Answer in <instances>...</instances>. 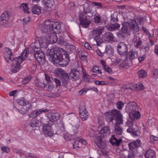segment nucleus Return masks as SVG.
Instances as JSON below:
<instances>
[{"label":"nucleus","instance_id":"f257e3e1","mask_svg":"<svg viewBox=\"0 0 158 158\" xmlns=\"http://www.w3.org/2000/svg\"><path fill=\"white\" fill-rule=\"evenodd\" d=\"M39 27L42 33L48 34L47 36H48L49 40L51 43H54L57 41V37L53 32H60V26L58 23L46 20L44 24L39 25Z\"/></svg>","mask_w":158,"mask_h":158},{"label":"nucleus","instance_id":"37998d69","mask_svg":"<svg viewBox=\"0 0 158 158\" xmlns=\"http://www.w3.org/2000/svg\"><path fill=\"white\" fill-rule=\"evenodd\" d=\"M123 61V62H122L120 64V66L121 67H125V66L126 65V64L125 62L122 59L117 58L116 61V63L118 64H119L120 62H121Z\"/></svg>","mask_w":158,"mask_h":158},{"label":"nucleus","instance_id":"473e14b6","mask_svg":"<svg viewBox=\"0 0 158 158\" xmlns=\"http://www.w3.org/2000/svg\"><path fill=\"white\" fill-rule=\"evenodd\" d=\"M30 125L32 127H35L39 126V122L35 118H33L30 122Z\"/></svg>","mask_w":158,"mask_h":158},{"label":"nucleus","instance_id":"f8f14e48","mask_svg":"<svg viewBox=\"0 0 158 158\" xmlns=\"http://www.w3.org/2000/svg\"><path fill=\"white\" fill-rule=\"evenodd\" d=\"M94 142L100 148L104 149L106 146V142L104 139L101 137H97L94 140Z\"/></svg>","mask_w":158,"mask_h":158},{"label":"nucleus","instance_id":"9d476101","mask_svg":"<svg viewBox=\"0 0 158 158\" xmlns=\"http://www.w3.org/2000/svg\"><path fill=\"white\" fill-rule=\"evenodd\" d=\"M57 73L61 72V79L62 82V85L64 87H66L67 86L68 82L69 81V78L68 73H66L64 72H62V69H57Z\"/></svg>","mask_w":158,"mask_h":158},{"label":"nucleus","instance_id":"72a5a7b5","mask_svg":"<svg viewBox=\"0 0 158 158\" xmlns=\"http://www.w3.org/2000/svg\"><path fill=\"white\" fill-rule=\"evenodd\" d=\"M31 10L33 13L37 15H39L41 12L40 7L36 5H35L32 7Z\"/></svg>","mask_w":158,"mask_h":158},{"label":"nucleus","instance_id":"6ab92c4d","mask_svg":"<svg viewBox=\"0 0 158 158\" xmlns=\"http://www.w3.org/2000/svg\"><path fill=\"white\" fill-rule=\"evenodd\" d=\"M38 41L41 45V47L47 49L49 40L45 37H41L39 38Z\"/></svg>","mask_w":158,"mask_h":158},{"label":"nucleus","instance_id":"412c9836","mask_svg":"<svg viewBox=\"0 0 158 158\" xmlns=\"http://www.w3.org/2000/svg\"><path fill=\"white\" fill-rule=\"evenodd\" d=\"M110 143L113 146H119L122 142L121 139H118L115 137V135H113L112 136L109 140Z\"/></svg>","mask_w":158,"mask_h":158},{"label":"nucleus","instance_id":"393cba45","mask_svg":"<svg viewBox=\"0 0 158 158\" xmlns=\"http://www.w3.org/2000/svg\"><path fill=\"white\" fill-rule=\"evenodd\" d=\"M101 133L103 137H106L110 134V130L108 127H102L101 130Z\"/></svg>","mask_w":158,"mask_h":158},{"label":"nucleus","instance_id":"de8ad7c7","mask_svg":"<svg viewBox=\"0 0 158 158\" xmlns=\"http://www.w3.org/2000/svg\"><path fill=\"white\" fill-rule=\"evenodd\" d=\"M36 85L39 87L43 88L44 89L46 85L44 82L41 81H38L36 83Z\"/></svg>","mask_w":158,"mask_h":158},{"label":"nucleus","instance_id":"bb28decb","mask_svg":"<svg viewBox=\"0 0 158 158\" xmlns=\"http://www.w3.org/2000/svg\"><path fill=\"white\" fill-rule=\"evenodd\" d=\"M128 107L129 109L131 111H136L139 110V106L137 104L134 102H131L128 104Z\"/></svg>","mask_w":158,"mask_h":158},{"label":"nucleus","instance_id":"052dcab7","mask_svg":"<svg viewBox=\"0 0 158 158\" xmlns=\"http://www.w3.org/2000/svg\"><path fill=\"white\" fill-rule=\"evenodd\" d=\"M83 76L85 80L89 82V81L90 79V76L86 74H84Z\"/></svg>","mask_w":158,"mask_h":158},{"label":"nucleus","instance_id":"f704fd0d","mask_svg":"<svg viewBox=\"0 0 158 158\" xmlns=\"http://www.w3.org/2000/svg\"><path fill=\"white\" fill-rule=\"evenodd\" d=\"M89 1H87L86 3L83 5V7L84 13L89 11L91 10V4H89Z\"/></svg>","mask_w":158,"mask_h":158},{"label":"nucleus","instance_id":"4d7b16f0","mask_svg":"<svg viewBox=\"0 0 158 158\" xmlns=\"http://www.w3.org/2000/svg\"><path fill=\"white\" fill-rule=\"evenodd\" d=\"M1 149L2 151L7 153H8L10 151L9 148L7 147H2Z\"/></svg>","mask_w":158,"mask_h":158},{"label":"nucleus","instance_id":"c85d7f7f","mask_svg":"<svg viewBox=\"0 0 158 158\" xmlns=\"http://www.w3.org/2000/svg\"><path fill=\"white\" fill-rule=\"evenodd\" d=\"M145 156L146 158H155V152L152 150H149L146 152L145 154Z\"/></svg>","mask_w":158,"mask_h":158},{"label":"nucleus","instance_id":"2f4dec72","mask_svg":"<svg viewBox=\"0 0 158 158\" xmlns=\"http://www.w3.org/2000/svg\"><path fill=\"white\" fill-rule=\"evenodd\" d=\"M31 48L33 49L34 52L35 50L39 51L40 50V47L41 45L39 43V42L35 41L34 43L32 44L31 46Z\"/></svg>","mask_w":158,"mask_h":158},{"label":"nucleus","instance_id":"5701e85b","mask_svg":"<svg viewBox=\"0 0 158 158\" xmlns=\"http://www.w3.org/2000/svg\"><path fill=\"white\" fill-rule=\"evenodd\" d=\"M103 31V29H96L93 30L90 33L89 37L92 39L95 36L101 34Z\"/></svg>","mask_w":158,"mask_h":158},{"label":"nucleus","instance_id":"69168bd1","mask_svg":"<svg viewBox=\"0 0 158 158\" xmlns=\"http://www.w3.org/2000/svg\"><path fill=\"white\" fill-rule=\"evenodd\" d=\"M150 138L151 141H156L158 139V138L157 137L153 135L150 136Z\"/></svg>","mask_w":158,"mask_h":158},{"label":"nucleus","instance_id":"20e7f679","mask_svg":"<svg viewBox=\"0 0 158 158\" xmlns=\"http://www.w3.org/2000/svg\"><path fill=\"white\" fill-rule=\"evenodd\" d=\"M29 52L28 48H26L21 54L20 56L13 59L12 61V69L11 71L15 73L18 72L20 69L21 63L27 57V55Z\"/></svg>","mask_w":158,"mask_h":158},{"label":"nucleus","instance_id":"39448f33","mask_svg":"<svg viewBox=\"0 0 158 158\" xmlns=\"http://www.w3.org/2000/svg\"><path fill=\"white\" fill-rule=\"evenodd\" d=\"M59 55L57 58L58 61L57 62H54V64H57L59 62V64L61 67H64L67 66L70 61L69 56L67 52L63 49H59Z\"/></svg>","mask_w":158,"mask_h":158},{"label":"nucleus","instance_id":"f3484780","mask_svg":"<svg viewBox=\"0 0 158 158\" xmlns=\"http://www.w3.org/2000/svg\"><path fill=\"white\" fill-rule=\"evenodd\" d=\"M69 75L73 80L76 81L80 78L81 73L77 69H71Z\"/></svg>","mask_w":158,"mask_h":158},{"label":"nucleus","instance_id":"49530a36","mask_svg":"<svg viewBox=\"0 0 158 158\" xmlns=\"http://www.w3.org/2000/svg\"><path fill=\"white\" fill-rule=\"evenodd\" d=\"M89 4H91V5H93L94 6H98L99 7H102V3L98 2H94L92 1H89Z\"/></svg>","mask_w":158,"mask_h":158},{"label":"nucleus","instance_id":"0e129e2a","mask_svg":"<svg viewBox=\"0 0 158 158\" xmlns=\"http://www.w3.org/2000/svg\"><path fill=\"white\" fill-rule=\"evenodd\" d=\"M84 46L85 48H87L89 50H90L91 49V47L88 43H85L84 44Z\"/></svg>","mask_w":158,"mask_h":158},{"label":"nucleus","instance_id":"cd10ccee","mask_svg":"<svg viewBox=\"0 0 158 158\" xmlns=\"http://www.w3.org/2000/svg\"><path fill=\"white\" fill-rule=\"evenodd\" d=\"M42 2L44 6L47 8H51L54 4V0H43Z\"/></svg>","mask_w":158,"mask_h":158},{"label":"nucleus","instance_id":"ea45409f","mask_svg":"<svg viewBox=\"0 0 158 158\" xmlns=\"http://www.w3.org/2000/svg\"><path fill=\"white\" fill-rule=\"evenodd\" d=\"M133 87L136 90H142L144 89L143 85L139 83L138 84H135L133 85Z\"/></svg>","mask_w":158,"mask_h":158},{"label":"nucleus","instance_id":"680f3d73","mask_svg":"<svg viewBox=\"0 0 158 158\" xmlns=\"http://www.w3.org/2000/svg\"><path fill=\"white\" fill-rule=\"evenodd\" d=\"M77 140L78 141V142H81L83 144L86 145L87 144V143L85 140H82V139H80L79 138H77Z\"/></svg>","mask_w":158,"mask_h":158},{"label":"nucleus","instance_id":"bf43d9fd","mask_svg":"<svg viewBox=\"0 0 158 158\" xmlns=\"http://www.w3.org/2000/svg\"><path fill=\"white\" fill-rule=\"evenodd\" d=\"M102 52H101V50H97L96 52L98 54V55L100 56H103V52H104L101 49Z\"/></svg>","mask_w":158,"mask_h":158},{"label":"nucleus","instance_id":"4be33fe9","mask_svg":"<svg viewBox=\"0 0 158 158\" xmlns=\"http://www.w3.org/2000/svg\"><path fill=\"white\" fill-rule=\"evenodd\" d=\"M129 116L131 120H134L139 118L140 117V115L138 111H133L129 113Z\"/></svg>","mask_w":158,"mask_h":158},{"label":"nucleus","instance_id":"a19ab883","mask_svg":"<svg viewBox=\"0 0 158 158\" xmlns=\"http://www.w3.org/2000/svg\"><path fill=\"white\" fill-rule=\"evenodd\" d=\"M138 75L140 77H144L147 76V72L143 70H141L139 71L137 73Z\"/></svg>","mask_w":158,"mask_h":158},{"label":"nucleus","instance_id":"7c9ffc66","mask_svg":"<svg viewBox=\"0 0 158 158\" xmlns=\"http://www.w3.org/2000/svg\"><path fill=\"white\" fill-rule=\"evenodd\" d=\"M54 87V85L52 82L49 81L47 82L44 89L48 91H51L53 89Z\"/></svg>","mask_w":158,"mask_h":158},{"label":"nucleus","instance_id":"4c0bfd02","mask_svg":"<svg viewBox=\"0 0 158 158\" xmlns=\"http://www.w3.org/2000/svg\"><path fill=\"white\" fill-rule=\"evenodd\" d=\"M94 20L95 23L99 25L102 24L103 23V21L99 15H96L94 17Z\"/></svg>","mask_w":158,"mask_h":158},{"label":"nucleus","instance_id":"774afa93","mask_svg":"<svg viewBox=\"0 0 158 158\" xmlns=\"http://www.w3.org/2000/svg\"><path fill=\"white\" fill-rule=\"evenodd\" d=\"M87 91V90L85 89H82L81 90L79 91L80 94L81 95L84 94L86 93Z\"/></svg>","mask_w":158,"mask_h":158},{"label":"nucleus","instance_id":"c756f323","mask_svg":"<svg viewBox=\"0 0 158 158\" xmlns=\"http://www.w3.org/2000/svg\"><path fill=\"white\" fill-rule=\"evenodd\" d=\"M93 37L94 38V41H95V43L93 44L94 45L99 46L102 42V39L101 38L100 36L99 35L95 36Z\"/></svg>","mask_w":158,"mask_h":158},{"label":"nucleus","instance_id":"338daca9","mask_svg":"<svg viewBox=\"0 0 158 158\" xmlns=\"http://www.w3.org/2000/svg\"><path fill=\"white\" fill-rule=\"evenodd\" d=\"M23 22L25 24H28L30 22V20L29 19L25 18L23 19Z\"/></svg>","mask_w":158,"mask_h":158},{"label":"nucleus","instance_id":"6e6d98bb","mask_svg":"<svg viewBox=\"0 0 158 158\" xmlns=\"http://www.w3.org/2000/svg\"><path fill=\"white\" fill-rule=\"evenodd\" d=\"M76 6L75 4L73 2H71L69 3L68 7L70 9L73 10L74 9V7Z\"/></svg>","mask_w":158,"mask_h":158},{"label":"nucleus","instance_id":"a18cd8bd","mask_svg":"<svg viewBox=\"0 0 158 158\" xmlns=\"http://www.w3.org/2000/svg\"><path fill=\"white\" fill-rule=\"evenodd\" d=\"M147 18L146 17L139 18L137 19V20L139 23L140 24L142 25L143 24L144 21H146L147 20Z\"/></svg>","mask_w":158,"mask_h":158},{"label":"nucleus","instance_id":"b1692460","mask_svg":"<svg viewBox=\"0 0 158 158\" xmlns=\"http://www.w3.org/2000/svg\"><path fill=\"white\" fill-rule=\"evenodd\" d=\"M6 52L5 53V58L7 62H9V60H10L11 56L13 55L11 51L9 48H6Z\"/></svg>","mask_w":158,"mask_h":158},{"label":"nucleus","instance_id":"09e8293b","mask_svg":"<svg viewBox=\"0 0 158 158\" xmlns=\"http://www.w3.org/2000/svg\"><path fill=\"white\" fill-rule=\"evenodd\" d=\"M123 103L122 101L118 102L117 104V107L119 110H121L123 106Z\"/></svg>","mask_w":158,"mask_h":158},{"label":"nucleus","instance_id":"ddd939ff","mask_svg":"<svg viewBox=\"0 0 158 158\" xmlns=\"http://www.w3.org/2000/svg\"><path fill=\"white\" fill-rule=\"evenodd\" d=\"M117 48L118 52L120 55H125L128 51V48L127 45L123 42L119 44Z\"/></svg>","mask_w":158,"mask_h":158},{"label":"nucleus","instance_id":"3c124183","mask_svg":"<svg viewBox=\"0 0 158 158\" xmlns=\"http://www.w3.org/2000/svg\"><path fill=\"white\" fill-rule=\"evenodd\" d=\"M92 71L93 72L98 73H102V72L100 71L99 68L96 66H94L93 68Z\"/></svg>","mask_w":158,"mask_h":158},{"label":"nucleus","instance_id":"603ef678","mask_svg":"<svg viewBox=\"0 0 158 158\" xmlns=\"http://www.w3.org/2000/svg\"><path fill=\"white\" fill-rule=\"evenodd\" d=\"M135 46L137 48H139L142 43V41L140 39H139V38L138 41L135 42Z\"/></svg>","mask_w":158,"mask_h":158},{"label":"nucleus","instance_id":"f03ea898","mask_svg":"<svg viewBox=\"0 0 158 158\" xmlns=\"http://www.w3.org/2000/svg\"><path fill=\"white\" fill-rule=\"evenodd\" d=\"M105 115L110 122H112L113 120H115L116 123L114 124L115 132L117 135H121L123 133V129L120 126V124L123 123V119L120 111L117 110H114L106 112Z\"/></svg>","mask_w":158,"mask_h":158},{"label":"nucleus","instance_id":"a211bd4d","mask_svg":"<svg viewBox=\"0 0 158 158\" xmlns=\"http://www.w3.org/2000/svg\"><path fill=\"white\" fill-rule=\"evenodd\" d=\"M51 124H46L43 126V132L45 135L51 136L53 134V132L51 129Z\"/></svg>","mask_w":158,"mask_h":158},{"label":"nucleus","instance_id":"8fccbe9b","mask_svg":"<svg viewBox=\"0 0 158 158\" xmlns=\"http://www.w3.org/2000/svg\"><path fill=\"white\" fill-rule=\"evenodd\" d=\"M31 79V78L30 77H26L22 81V83L26 84Z\"/></svg>","mask_w":158,"mask_h":158},{"label":"nucleus","instance_id":"0eeeda50","mask_svg":"<svg viewBox=\"0 0 158 158\" xmlns=\"http://www.w3.org/2000/svg\"><path fill=\"white\" fill-rule=\"evenodd\" d=\"M52 47L50 49L48 48V49H47L46 55L49 56L50 59L51 60L53 63H54V62H57L58 60L57 58L59 54V49H62V48H58L54 49Z\"/></svg>","mask_w":158,"mask_h":158},{"label":"nucleus","instance_id":"13d9d810","mask_svg":"<svg viewBox=\"0 0 158 158\" xmlns=\"http://www.w3.org/2000/svg\"><path fill=\"white\" fill-rule=\"evenodd\" d=\"M47 109H45V110H42L41 111H38L35 112V114L36 116V117L38 116L40 114H41L42 112H44L46 111H47Z\"/></svg>","mask_w":158,"mask_h":158},{"label":"nucleus","instance_id":"c03bdc74","mask_svg":"<svg viewBox=\"0 0 158 158\" xmlns=\"http://www.w3.org/2000/svg\"><path fill=\"white\" fill-rule=\"evenodd\" d=\"M20 8L23 10L24 11V12L27 13H29V11L27 10V4L23 3L21 5Z\"/></svg>","mask_w":158,"mask_h":158},{"label":"nucleus","instance_id":"79ce46f5","mask_svg":"<svg viewBox=\"0 0 158 158\" xmlns=\"http://www.w3.org/2000/svg\"><path fill=\"white\" fill-rule=\"evenodd\" d=\"M136 150H131L129 152L127 157L128 158H133L136 156Z\"/></svg>","mask_w":158,"mask_h":158},{"label":"nucleus","instance_id":"7ed1b4c3","mask_svg":"<svg viewBox=\"0 0 158 158\" xmlns=\"http://www.w3.org/2000/svg\"><path fill=\"white\" fill-rule=\"evenodd\" d=\"M122 24L123 25V27L122 28V32L128 35H130L132 31L136 32L139 31V29L138 24L135 20H130L128 22L127 21L126 19H125Z\"/></svg>","mask_w":158,"mask_h":158},{"label":"nucleus","instance_id":"864d4df0","mask_svg":"<svg viewBox=\"0 0 158 158\" xmlns=\"http://www.w3.org/2000/svg\"><path fill=\"white\" fill-rule=\"evenodd\" d=\"M55 83L56 84V86L58 87L61 85V82L57 78H54V79Z\"/></svg>","mask_w":158,"mask_h":158},{"label":"nucleus","instance_id":"5fc2aeb1","mask_svg":"<svg viewBox=\"0 0 158 158\" xmlns=\"http://www.w3.org/2000/svg\"><path fill=\"white\" fill-rule=\"evenodd\" d=\"M103 68L105 71L108 73H110L112 71L111 69L107 66L106 65Z\"/></svg>","mask_w":158,"mask_h":158},{"label":"nucleus","instance_id":"2eb2a0df","mask_svg":"<svg viewBox=\"0 0 158 158\" xmlns=\"http://www.w3.org/2000/svg\"><path fill=\"white\" fill-rule=\"evenodd\" d=\"M10 15L6 11H4L1 15L0 18V24L3 25L8 23L9 20Z\"/></svg>","mask_w":158,"mask_h":158},{"label":"nucleus","instance_id":"aec40b11","mask_svg":"<svg viewBox=\"0 0 158 158\" xmlns=\"http://www.w3.org/2000/svg\"><path fill=\"white\" fill-rule=\"evenodd\" d=\"M114 37L113 34L110 32H106L102 35L104 40L107 42H110L114 40Z\"/></svg>","mask_w":158,"mask_h":158},{"label":"nucleus","instance_id":"a878e982","mask_svg":"<svg viewBox=\"0 0 158 158\" xmlns=\"http://www.w3.org/2000/svg\"><path fill=\"white\" fill-rule=\"evenodd\" d=\"M106 27L110 31H112L119 29L120 27V25L117 23L111 24L110 25H106Z\"/></svg>","mask_w":158,"mask_h":158},{"label":"nucleus","instance_id":"6e6552de","mask_svg":"<svg viewBox=\"0 0 158 158\" xmlns=\"http://www.w3.org/2000/svg\"><path fill=\"white\" fill-rule=\"evenodd\" d=\"M133 124V121L131 120H128L126 122V126L128 127L127 129V132L131 133L132 135L138 136L140 134V131L137 127H132Z\"/></svg>","mask_w":158,"mask_h":158},{"label":"nucleus","instance_id":"58836bf2","mask_svg":"<svg viewBox=\"0 0 158 158\" xmlns=\"http://www.w3.org/2000/svg\"><path fill=\"white\" fill-rule=\"evenodd\" d=\"M17 101L18 103L21 106H24L28 104V102L26 101L23 98H18Z\"/></svg>","mask_w":158,"mask_h":158},{"label":"nucleus","instance_id":"e433bc0d","mask_svg":"<svg viewBox=\"0 0 158 158\" xmlns=\"http://www.w3.org/2000/svg\"><path fill=\"white\" fill-rule=\"evenodd\" d=\"M135 57V53L133 51H130L126 56V60H132L134 59Z\"/></svg>","mask_w":158,"mask_h":158},{"label":"nucleus","instance_id":"dca6fc26","mask_svg":"<svg viewBox=\"0 0 158 158\" xmlns=\"http://www.w3.org/2000/svg\"><path fill=\"white\" fill-rule=\"evenodd\" d=\"M141 144L140 140L138 139L128 144V146L130 150H136V149L140 146Z\"/></svg>","mask_w":158,"mask_h":158},{"label":"nucleus","instance_id":"e2e57ef3","mask_svg":"<svg viewBox=\"0 0 158 158\" xmlns=\"http://www.w3.org/2000/svg\"><path fill=\"white\" fill-rule=\"evenodd\" d=\"M78 141L77 140V139H76V141L73 144V147L75 148H79V147L78 145Z\"/></svg>","mask_w":158,"mask_h":158},{"label":"nucleus","instance_id":"4468645a","mask_svg":"<svg viewBox=\"0 0 158 158\" xmlns=\"http://www.w3.org/2000/svg\"><path fill=\"white\" fill-rule=\"evenodd\" d=\"M79 114L81 118L84 121L87 119L88 116V113L86 109L85 106L83 105L81 106L79 108Z\"/></svg>","mask_w":158,"mask_h":158},{"label":"nucleus","instance_id":"423d86ee","mask_svg":"<svg viewBox=\"0 0 158 158\" xmlns=\"http://www.w3.org/2000/svg\"><path fill=\"white\" fill-rule=\"evenodd\" d=\"M85 15L89 17H91L93 16V13L92 12L91 10H90L84 13H81L79 15V19L80 23L84 27L86 28L89 25L90 22L86 18Z\"/></svg>","mask_w":158,"mask_h":158},{"label":"nucleus","instance_id":"1a4fd4ad","mask_svg":"<svg viewBox=\"0 0 158 158\" xmlns=\"http://www.w3.org/2000/svg\"><path fill=\"white\" fill-rule=\"evenodd\" d=\"M47 121L49 124H51V123L56 122L59 119L60 114L59 113H53L49 112L47 114Z\"/></svg>","mask_w":158,"mask_h":158},{"label":"nucleus","instance_id":"c9c22d12","mask_svg":"<svg viewBox=\"0 0 158 158\" xmlns=\"http://www.w3.org/2000/svg\"><path fill=\"white\" fill-rule=\"evenodd\" d=\"M105 50L103 53H106L109 55H112L113 53V49L110 45H107L106 47Z\"/></svg>","mask_w":158,"mask_h":158},{"label":"nucleus","instance_id":"9b49d317","mask_svg":"<svg viewBox=\"0 0 158 158\" xmlns=\"http://www.w3.org/2000/svg\"><path fill=\"white\" fill-rule=\"evenodd\" d=\"M34 53V56L39 63L45 62V55L42 51L35 50Z\"/></svg>","mask_w":158,"mask_h":158}]
</instances>
